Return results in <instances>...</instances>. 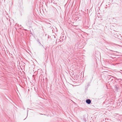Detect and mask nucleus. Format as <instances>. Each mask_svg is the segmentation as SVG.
I'll list each match as a JSON object with an SVG mask.
<instances>
[{"label": "nucleus", "mask_w": 122, "mask_h": 122, "mask_svg": "<svg viewBox=\"0 0 122 122\" xmlns=\"http://www.w3.org/2000/svg\"><path fill=\"white\" fill-rule=\"evenodd\" d=\"M67 79L69 81H75V77H68Z\"/></svg>", "instance_id": "f257e3e1"}, {"label": "nucleus", "mask_w": 122, "mask_h": 122, "mask_svg": "<svg viewBox=\"0 0 122 122\" xmlns=\"http://www.w3.org/2000/svg\"><path fill=\"white\" fill-rule=\"evenodd\" d=\"M86 102L88 104H90L91 102V101L89 99H88L86 100Z\"/></svg>", "instance_id": "f03ea898"}, {"label": "nucleus", "mask_w": 122, "mask_h": 122, "mask_svg": "<svg viewBox=\"0 0 122 122\" xmlns=\"http://www.w3.org/2000/svg\"><path fill=\"white\" fill-rule=\"evenodd\" d=\"M108 72L106 71H104L102 72L103 74H107L108 73Z\"/></svg>", "instance_id": "7ed1b4c3"}, {"label": "nucleus", "mask_w": 122, "mask_h": 122, "mask_svg": "<svg viewBox=\"0 0 122 122\" xmlns=\"http://www.w3.org/2000/svg\"><path fill=\"white\" fill-rule=\"evenodd\" d=\"M115 87L116 88V91H117L118 90V88L117 87V86H115Z\"/></svg>", "instance_id": "20e7f679"}, {"label": "nucleus", "mask_w": 122, "mask_h": 122, "mask_svg": "<svg viewBox=\"0 0 122 122\" xmlns=\"http://www.w3.org/2000/svg\"><path fill=\"white\" fill-rule=\"evenodd\" d=\"M83 120L85 122H86V119L84 117L83 119Z\"/></svg>", "instance_id": "39448f33"}, {"label": "nucleus", "mask_w": 122, "mask_h": 122, "mask_svg": "<svg viewBox=\"0 0 122 122\" xmlns=\"http://www.w3.org/2000/svg\"><path fill=\"white\" fill-rule=\"evenodd\" d=\"M117 73L118 74H119L120 75H122V73L120 71H118L117 72Z\"/></svg>", "instance_id": "423d86ee"}, {"label": "nucleus", "mask_w": 122, "mask_h": 122, "mask_svg": "<svg viewBox=\"0 0 122 122\" xmlns=\"http://www.w3.org/2000/svg\"><path fill=\"white\" fill-rule=\"evenodd\" d=\"M44 78H45L46 79V77L43 76V79H44Z\"/></svg>", "instance_id": "0eeeda50"}, {"label": "nucleus", "mask_w": 122, "mask_h": 122, "mask_svg": "<svg viewBox=\"0 0 122 122\" xmlns=\"http://www.w3.org/2000/svg\"><path fill=\"white\" fill-rule=\"evenodd\" d=\"M39 43L40 45H41L42 46H43V45H42L41 44V43H40V42L39 41Z\"/></svg>", "instance_id": "6e6552de"}, {"label": "nucleus", "mask_w": 122, "mask_h": 122, "mask_svg": "<svg viewBox=\"0 0 122 122\" xmlns=\"http://www.w3.org/2000/svg\"><path fill=\"white\" fill-rule=\"evenodd\" d=\"M107 76H111V75H108Z\"/></svg>", "instance_id": "1a4fd4ad"}, {"label": "nucleus", "mask_w": 122, "mask_h": 122, "mask_svg": "<svg viewBox=\"0 0 122 122\" xmlns=\"http://www.w3.org/2000/svg\"><path fill=\"white\" fill-rule=\"evenodd\" d=\"M34 77H34H34V78L35 79V77Z\"/></svg>", "instance_id": "9d476101"}, {"label": "nucleus", "mask_w": 122, "mask_h": 122, "mask_svg": "<svg viewBox=\"0 0 122 122\" xmlns=\"http://www.w3.org/2000/svg\"><path fill=\"white\" fill-rule=\"evenodd\" d=\"M39 39H38L37 41H38L39 42Z\"/></svg>", "instance_id": "9b49d317"}, {"label": "nucleus", "mask_w": 122, "mask_h": 122, "mask_svg": "<svg viewBox=\"0 0 122 122\" xmlns=\"http://www.w3.org/2000/svg\"><path fill=\"white\" fill-rule=\"evenodd\" d=\"M88 86H89V84H88V85H87Z\"/></svg>", "instance_id": "f8f14e48"}, {"label": "nucleus", "mask_w": 122, "mask_h": 122, "mask_svg": "<svg viewBox=\"0 0 122 122\" xmlns=\"http://www.w3.org/2000/svg\"><path fill=\"white\" fill-rule=\"evenodd\" d=\"M112 77L114 78V76Z\"/></svg>", "instance_id": "ddd939ff"}, {"label": "nucleus", "mask_w": 122, "mask_h": 122, "mask_svg": "<svg viewBox=\"0 0 122 122\" xmlns=\"http://www.w3.org/2000/svg\"><path fill=\"white\" fill-rule=\"evenodd\" d=\"M39 79H40V77H39Z\"/></svg>", "instance_id": "4468645a"}, {"label": "nucleus", "mask_w": 122, "mask_h": 122, "mask_svg": "<svg viewBox=\"0 0 122 122\" xmlns=\"http://www.w3.org/2000/svg\"><path fill=\"white\" fill-rule=\"evenodd\" d=\"M60 78H61V76L60 77Z\"/></svg>", "instance_id": "2eb2a0df"}, {"label": "nucleus", "mask_w": 122, "mask_h": 122, "mask_svg": "<svg viewBox=\"0 0 122 122\" xmlns=\"http://www.w3.org/2000/svg\"><path fill=\"white\" fill-rule=\"evenodd\" d=\"M32 76H34V75H33Z\"/></svg>", "instance_id": "dca6fc26"}, {"label": "nucleus", "mask_w": 122, "mask_h": 122, "mask_svg": "<svg viewBox=\"0 0 122 122\" xmlns=\"http://www.w3.org/2000/svg\"><path fill=\"white\" fill-rule=\"evenodd\" d=\"M121 75V76L122 75H122Z\"/></svg>", "instance_id": "f3484780"}]
</instances>
